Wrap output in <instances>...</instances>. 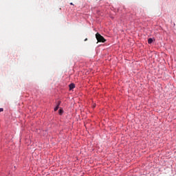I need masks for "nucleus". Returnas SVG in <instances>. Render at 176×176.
Here are the masks:
<instances>
[{"label": "nucleus", "mask_w": 176, "mask_h": 176, "mask_svg": "<svg viewBox=\"0 0 176 176\" xmlns=\"http://www.w3.org/2000/svg\"><path fill=\"white\" fill-rule=\"evenodd\" d=\"M96 38L98 42H102V43H104L107 41V40H105L104 36H101V34H100V33H96Z\"/></svg>", "instance_id": "obj_1"}, {"label": "nucleus", "mask_w": 176, "mask_h": 176, "mask_svg": "<svg viewBox=\"0 0 176 176\" xmlns=\"http://www.w3.org/2000/svg\"><path fill=\"white\" fill-rule=\"evenodd\" d=\"M69 90H72V89H75V84L72 83L69 85Z\"/></svg>", "instance_id": "obj_2"}, {"label": "nucleus", "mask_w": 176, "mask_h": 176, "mask_svg": "<svg viewBox=\"0 0 176 176\" xmlns=\"http://www.w3.org/2000/svg\"><path fill=\"white\" fill-rule=\"evenodd\" d=\"M152 42H153V38H148V43H149V45H151V43H152Z\"/></svg>", "instance_id": "obj_3"}, {"label": "nucleus", "mask_w": 176, "mask_h": 176, "mask_svg": "<svg viewBox=\"0 0 176 176\" xmlns=\"http://www.w3.org/2000/svg\"><path fill=\"white\" fill-rule=\"evenodd\" d=\"M59 106L56 105V107L54 108V111L56 112V111L58 110Z\"/></svg>", "instance_id": "obj_4"}, {"label": "nucleus", "mask_w": 176, "mask_h": 176, "mask_svg": "<svg viewBox=\"0 0 176 176\" xmlns=\"http://www.w3.org/2000/svg\"><path fill=\"white\" fill-rule=\"evenodd\" d=\"M60 104H61V101H58L57 105H58V107H60Z\"/></svg>", "instance_id": "obj_5"}, {"label": "nucleus", "mask_w": 176, "mask_h": 176, "mask_svg": "<svg viewBox=\"0 0 176 176\" xmlns=\"http://www.w3.org/2000/svg\"><path fill=\"white\" fill-rule=\"evenodd\" d=\"M59 113H60V115H61V113H63V110L60 109L59 110Z\"/></svg>", "instance_id": "obj_6"}, {"label": "nucleus", "mask_w": 176, "mask_h": 176, "mask_svg": "<svg viewBox=\"0 0 176 176\" xmlns=\"http://www.w3.org/2000/svg\"><path fill=\"white\" fill-rule=\"evenodd\" d=\"M0 112H3V108H0Z\"/></svg>", "instance_id": "obj_7"}, {"label": "nucleus", "mask_w": 176, "mask_h": 176, "mask_svg": "<svg viewBox=\"0 0 176 176\" xmlns=\"http://www.w3.org/2000/svg\"><path fill=\"white\" fill-rule=\"evenodd\" d=\"M92 107L93 108H96V104H94Z\"/></svg>", "instance_id": "obj_8"}, {"label": "nucleus", "mask_w": 176, "mask_h": 176, "mask_svg": "<svg viewBox=\"0 0 176 176\" xmlns=\"http://www.w3.org/2000/svg\"><path fill=\"white\" fill-rule=\"evenodd\" d=\"M70 5H74V3H70Z\"/></svg>", "instance_id": "obj_9"}, {"label": "nucleus", "mask_w": 176, "mask_h": 176, "mask_svg": "<svg viewBox=\"0 0 176 176\" xmlns=\"http://www.w3.org/2000/svg\"><path fill=\"white\" fill-rule=\"evenodd\" d=\"M87 41V38H85V41Z\"/></svg>", "instance_id": "obj_10"}]
</instances>
